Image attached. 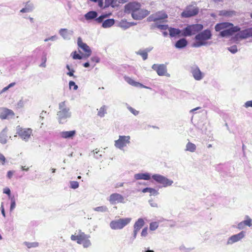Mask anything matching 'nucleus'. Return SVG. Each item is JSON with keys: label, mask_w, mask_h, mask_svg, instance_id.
Returning a JSON list of instances; mask_svg holds the SVG:
<instances>
[{"label": "nucleus", "mask_w": 252, "mask_h": 252, "mask_svg": "<svg viewBox=\"0 0 252 252\" xmlns=\"http://www.w3.org/2000/svg\"><path fill=\"white\" fill-rule=\"evenodd\" d=\"M73 56H72V58L74 60H76V59H79V60H81L82 59V57L81 56H80V55L78 54L76 52H74L73 53Z\"/></svg>", "instance_id": "5fc2aeb1"}, {"label": "nucleus", "mask_w": 252, "mask_h": 252, "mask_svg": "<svg viewBox=\"0 0 252 252\" xmlns=\"http://www.w3.org/2000/svg\"><path fill=\"white\" fill-rule=\"evenodd\" d=\"M108 200L111 204H116L117 203H125L124 197L118 193H114L111 194L108 198Z\"/></svg>", "instance_id": "ddd939ff"}, {"label": "nucleus", "mask_w": 252, "mask_h": 252, "mask_svg": "<svg viewBox=\"0 0 252 252\" xmlns=\"http://www.w3.org/2000/svg\"><path fill=\"white\" fill-rule=\"evenodd\" d=\"M34 9V5L32 3L27 2L26 3L25 7L20 10L21 13H28L32 12Z\"/></svg>", "instance_id": "b1692460"}, {"label": "nucleus", "mask_w": 252, "mask_h": 252, "mask_svg": "<svg viewBox=\"0 0 252 252\" xmlns=\"http://www.w3.org/2000/svg\"><path fill=\"white\" fill-rule=\"evenodd\" d=\"M151 176V174L148 172L146 173H138L134 174V178L136 180H150Z\"/></svg>", "instance_id": "5701e85b"}, {"label": "nucleus", "mask_w": 252, "mask_h": 252, "mask_svg": "<svg viewBox=\"0 0 252 252\" xmlns=\"http://www.w3.org/2000/svg\"><path fill=\"white\" fill-rule=\"evenodd\" d=\"M10 211L12 212L16 207V200L14 196L10 197Z\"/></svg>", "instance_id": "58836bf2"}, {"label": "nucleus", "mask_w": 252, "mask_h": 252, "mask_svg": "<svg viewBox=\"0 0 252 252\" xmlns=\"http://www.w3.org/2000/svg\"><path fill=\"white\" fill-rule=\"evenodd\" d=\"M98 13L95 11H90L84 15L85 19L88 21H90L94 20L97 23H101L103 20L108 17L107 14H103L98 17Z\"/></svg>", "instance_id": "6e6552de"}, {"label": "nucleus", "mask_w": 252, "mask_h": 252, "mask_svg": "<svg viewBox=\"0 0 252 252\" xmlns=\"http://www.w3.org/2000/svg\"><path fill=\"white\" fill-rule=\"evenodd\" d=\"M212 34L209 29L205 30L196 34L194 37L195 42L193 44L194 47H200L202 46L210 45L211 42H208L207 40L212 38Z\"/></svg>", "instance_id": "f03ea898"}, {"label": "nucleus", "mask_w": 252, "mask_h": 252, "mask_svg": "<svg viewBox=\"0 0 252 252\" xmlns=\"http://www.w3.org/2000/svg\"><path fill=\"white\" fill-rule=\"evenodd\" d=\"M167 18V15L163 11L157 12L151 15L148 18V22H156L164 20Z\"/></svg>", "instance_id": "f8f14e48"}, {"label": "nucleus", "mask_w": 252, "mask_h": 252, "mask_svg": "<svg viewBox=\"0 0 252 252\" xmlns=\"http://www.w3.org/2000/svg\"><path fill=\"white\" fill-rule=\"evenodd\" d=\"M247 220H245L243 221L245 226H251L252 225V219H250L248 216H247Z\"/></svg>", "instance_id": "09e8293b"}, {"label": "nucleus", "mask_w": 252, "mask_h": 252, "mask_svg": "<svg viewBox=\"0 0 252 252\" xmlns=\"http://www.w3.org/2000/svg\"><path fill=\"white\" fill-rule=\"evenodd\" d=\"M74 90H77L78 89V86L75 84V82L72 81H70L69 82V88L70 89H71L72 87Z\"/></svg>", "instance_id": "de8ad7c7"}, {"label": "nucleus", "mask_w": 252, "mask_h": 252, "mask_svg": "<svg viewBox=\"0 0 252 252\" xmlns=\"http://www.w3.org/2000/svg\"><path fill=\"white\" fill-rule=\"evenodd\" d=\"M6 161V159L4 155L0 153V164L2 165H4Z\"/></svg>", "instance_id": "8fccbe9b"}, {"label": "nucleus", "mask_w": 252, "mask_h": 252, "mask_svg": "<svg viewBox=\"0 0 252 252\" xmlns=\"http://www.w3.org/2000/svg\"><path fill=\"white\" fill-rule=\"evenodd\" d=\"M28 101V99L27 98L24 99L23 97L17 102L16 105V108L20 109L23 108L26 103Z\"/></svg>", "instance_id": "f704fd0d"}, {"label": "nucleus", "mask_w": 252, "mask_h": 252, "mask_svg": "<svg viewBox=\"0 0 252 252\" xmlns=\"http://www.w3.org/2000/svg\"><path fill=\"white\" fill-rule=\"evenodd\" d=\"M127 108L128 109V110L131 113H132L135 116H137V115H138L139 114V111L136 110L135 109H134V108H133L132 107H131V106L128 105L127 104Z\"/></svg>", "instance_id": "49530a36"}, {"label": "nucleus", "mask_w": 252, "mask_h": 252, "mask_svg": "<svg viewBox=\"0 0 252 252\" xmlns=\"http://www.w3.org/2000/svg\"><path fill=\"white\" fill-rule=\"evenodd\" d=\"M141 7V4L137 2H129L125 5V12L133 13L134 11L137 10Z\"/></svg>", "instance_id": "a211bd4d"}, {"label": "nucleus", "mask_w": 252, "mask_h": 252, "mask_svg": "<svg viewBox=\"0 0 252 252\" xmlns=\"http://www.w3.org/2000/svg\"><path fill=\"white\" fill-rule=\"evenodd\" d=\"M131 220L130 218H121L111 221L110 223V227L113 230L122 229Z\"/></svg>", "instance_id": "423d86ee"}, {"label": "nucleus", "mask_w": 252, "mask_h": 252, "mask_svg": "<svg viewBox=\"0 0 252 252\" xmlns=\"http://www.w3.org/2000/svg\"><path fill=\"white\" fill-rule=\"evenodd\" d=\"M142 192H149L150 195L156 196L159 194L158 190L152 188H146L142 189Z\"/></svg>", "instance_id": "c85d7f7f"}, {"label": "nucleus", "mask_w": 252, "mask_h": 252, "mask_svg": "<svg viewBox=\"0 0 252 252\" xmlns=\"http://www.w3.org/2000/svg\"><path fill=\"white\" fill-rule=\"evenodd\" d=\"M152 178L156 182L162 185V186L164 188L172 186L174 183L172 180L159 174H153Z\"/></svg>", "instance_id": "0eeeda50"}, {"label": "nucleus", "mask_w": 252, "mask_h": 252, "mask_svg": "<svg viewBox=\"0 0 252 252\" xmlns=\"http://www.w3.org/2000/svg\"><path fill=\"white\" fill-rule=\"evenodd\" d=\"M14 171H8L7 172V177L8 179H11L13 175V174H14Z\"/></svg>", "instance_id": "680f3d73"}, {"label": "nucleus", "mask_w": 252, "mask_h": 252, "mask_svg": "<svg viewBox=\"0 0 252 252\" xmlns=\"http://www.w3.org/2000/svg\"><path fill=\"white\" fill-rule=\"evenodd\" d=\"M107 107L106 105H103L99 109H97V116L101 118L104 117L107 113Z\"/></svg>", "instance_id": "473e14b6"}, {"label": "nucleus", "mask_w": 252, "mask_h": 252, "mask_svg": "<svg viewBox=\"0 0 252 252\" xmlns=\"http://www.w3.org/2000/svg\"><path fill=\"white\" fill-rule=\"evenodd\" d=\"M135 53L136 55L141 56L144 61L147 60L148 58V54L143 50H139L136 51Z\"/></svg>", "instance_id": "c9c22d12"}, {"label": "nucleus", "mask_w": 252, "mask_h": 252, "mask_svg": "<svg viewBox=\"0 0 252 252\" xmlns=\"http://www.w3.org/2000/svg\"><path fill=\"white\" fill-rule=\"evenodd\" d=\"M132 26V23L126 21H122L120 23V27L124 29H126Z\"/></svg>", "instance_id": "ea45409f"}, {"label": "nucleus", "mask_w": 252, "mask_h": 252, "mask_svg": "<svg viewBox=\"0 0 252 252\" xmlns=\"http://www.w3.org/2000/svg\"><path fill=\"white\" fill-rule=\"evenodd\" d=\"M3 193L6 194L8 196L9 199H10V197H12L11 196V190L9 189V188H7V187L3 189Z\"/></svg>", "instance_id": "3c124183"}, {"label": "nucleus", "mask_w": 252, "mask_h": 252, "mask_svg": "<svg viewBox=\"0 0 252 252\" xmlns=\"http://www.w3.org/2000/svg\"><path fill=\"white\" fill-rule=\"evenodd\" d=\"M90 237V235L86 234L79 230L78 234L71 235L70 239L72 241H76L77 244L82 245L83 248H88L92 245Z\"/></svg>", "instance_id": "20e7f679"}, {"label": "nucleus", "mask_w": 252, "mask_h": 252, "mask_svg": "<svg viewBox=\"0 0 252 252\" xmlns=\"http://www.w3.org/2000/svg\"><path fill=\"white\" fill-rule=\"evenodd\" d=\"M125 81L127 83H128L129 84H130L132 86H133L135 87L140 86L141 87H144V88L145 87L143 85L140 84L139 82H137L135 81L134 80H133L132 78H131L129 77H125Z\"/></svg>", "instance_id": "cd10ccee"}, {"label": "nucleus", "mask_w": 252, "mask_h": 252, "mask_svg": "<svg viewBox=\"0 0 252 252\" xmlns=\"http://www.w3.org/2000/svg\"><path fill=\"white\" fill-rule=\"evenodd\" d=\"M116 0H105L104 7H107L109 6L114 7L116 4Z\"/></svg>", "instance_id": "4c0bfd02"}, {"label": "nucleus", "mask_w": 252, "mask_h": 252, "mask_svg": "<svg viewBox=\"0 0 252 252\" xmlns=\"http://www.w3.org/2000/svg\"><path fill=\"white\" fill-rule=\"evenodd\" d=\"M130 140L129 135H119L118 139L115 141L114 145L117 148L122 150L130 143Z\"/></svg>", "instance_id": "1a4fd4ad"}, {"label": "nucleus", "mask_w": 252, "mask_h": 252, "mask_svg": "<svg viewBox=\"0 0 252 252\" xmlns=\"http://www.w3.org/2000/svg\"><path fill=\"white\" fill-rule=\"evenodd\" d=\"M190 72L193 78L196 81H200L204 77V73L201 71L199 68L197 66H192L190 68Z\"/></svg>", "instance_id": "dca6fc26"}, {"label": "nucleus", "mask_w": 252, "mask_h": 252, "mask_svg": "<svg viewBox=\"0 0 252 252\" xmlns=\"http://www.w3.org/2000/svg\"><path fill=\"white\" fill-rule=\"evenodd\" d=\"M216 32L222 30L219 34L221 37H228L232 35L234 33L239 32L235 35L236 40L247 39L252 37V28L246 29L240 31V28L238 26H234L232 23L229 22H222L218 23L215 26Z\"/></svg>", "instance_id": "f257e3e1"}, {"label": "nucleus", "mask_w": 252, "mask_h": 252, "mask_svg": "<svg viewBox=\"0 0 252 252\" xmlns=\"http://www.w3.org/2000/svg\"><path fill=\"white\" fill-rule=\"evenodd\" d=\"M24 245L27 246L29 249L32 248H36L39 245L38 243L37 242H24Z\"/></svg>", "instance_id": "e433bc0d"}, {"label": "nucleus", "mask_w": 252, "mask_h": 252, "mask_svg": "<svg viewBox=\"0 0 252 252\" xmlns=\"http://www.w3.org/2000/svg\"><path fill=\"white\" fill-rule=\"evenodd\" d=\"M199 9L197 7L189 5L182 13L181 16L183 18H189L197 15Z\"/></svg>", "instance_id": "9b49d317"}, {"label": "nucleus", "mask_w": 252, "mask_h": 252, "mask_svg": "<svg viewBox=\"0 0 252 252\" xmlns=\"http://www.w3.org/2000/svg\"><path fill=\"white\" fill-rule=\"evenodd\" d=\"M70 188L72 189H76L79 187V183L77 181H70Z\"/></svg>", "instance_id": "a18cd8bd"}, {"label": "nucleus", "mask_w": 252, "mask_h": 252, "mask_svg": "<svg viewBox=\"0 0 252 252\" xmlns=\"http://www.w3.org/2000/svg\"><path fill=\"white\" fill-rule=\"evenodd\" d=\"M76 134L75 130L61 131L59 135L61 138L66 139H72Z\"/></svg>", "instance_id": "412c9836"}, {"label": "nucleus", "mask_w": 252, "mask_h": 252, "mask_svg": "<svg viewBox=\"0 0 252 252\" xmlns=\"http://www.w3.org/2000/svg\"><path fill=\"white\" fill-rule=\"evenodd\" d=\"M66 68L69 71L68 72L66 73V74L69 76H71L73 77L74 78H75L76 76L74 75V72H75V70L73 68H71L68 64H67L66 65Z\"/></svg>", "instance_id": "37998d69"}, {"label": "nucleus", "mask_w": 252, "mask_h": 252, "mask_svg": "<svg viewBox=\"0 0 252 252\" xmlns=\"http://www.w3.org/2000/svg\"><path fill=\"white\" fill-rule=\"evenodd\" d=\"M236 12L233 10H223L220 11L219 15L227 17H231L236 15Z\"/></svg>", "instance_id": "a878e982"}, {"label": "nucleus", "mask_w": 252, "mask_h": 252, "mask_svg": "<svg viewBox=\"0 0 252 252\" xmlns=\"http://www.w3.org/2000/svg\"><path fill=\"white\" fill-rule=\"evenodd\" d=\"M149 14V11L140 8L137 10L134 11L133 13H132L131 16L134 20H138L144 18Z\"/></svg>", "instance_id": "2eb2a0df"}, {"label": "nucleus", "mask_w": 252, "mask_h": 252, "mask_svg": "<svg viewBox=\"0 0 252 252\" xmlns=\"http://www.w3.org/2000/svg\"><path fill=\"white\" fill-rule=\"evenodd\" d=\"M169 32V35L171 37H175L177 35H179L180 33L182 34V31L178 29H175L173 28H170L168 29Z\"/></svg>", "instance_id": "c756f323"}, {"label": "nucleus", "mask_w": 252, "mask_h": 252, "mask_svg": "<svg viewBox=\"0 0 252 252\" xmlns=\"http://www.w3.org/2000/svg\"><path fill=\"white\" fill-rule=\"evenodd\" d=\"M47 53H46L45 52L42 53V56L41 58V63L39 65L40 67H44V68L46 67V63L47 61Z\"/></svg>", "instance_id": "72a5a7b5"}, {"label": "nucleus", "mask_w": 252, "mask_h": 252, "mask_svg": "<svg viewBox=\"0 0 252 252\" xmlns=\"http://www.w3.org/2000/svg\"><path fill=\"white\" fill-rule=\"evenodd\" d=\"M7 141V136L4 132H2L0 134V142L2 144H5Z\"/></svg>", "instance_id": "79ce46f5"}, {"label": "nucleus", "mask_w": 252, "mask_h": 252, "mask_svg": "<svg viewBox=\"0 0 252 252\" xmlns=\"http://www.w3.org/2000/svg\"><path fill=\"white\" fill-rule=\"evenodd\" d=\"M77 44L78 47L86 53L85 56L89 57L91 55L92 51L90 47L82 41V38L80 37L77 39Z\"/></svg>", "instance_id": "6ab92c4d"}, {"label": "nucleus", "mask_w": 252, "mask_h": 252, "mask_svg": "<svg viewBox=\"0 0 252 252\" xmlns=\"http://www.w3.org/2000/svg\"><path fill=\"white\" fill-rule=\"evenodd\" d=\"M102 27L103 28L106 29L111 27L115 24V20L113 19H108L105 20H103Z\"/></svg>", "instance_id": "bb28decb"}, {"label": "nucleus", "mask_w": 252, "mask_h": 252, "mask_svg": "<svg viewBox=\"0 0 252 252\" xmlns=\"http://www.w3.org/2000/svg\"><path fill=\"white\" fill-rule=\"evenodd\" d=\"M91 60L93 62H95L96 63H98L99 62V58L97 57H93L91 58Z\"/></svg>", "instance_id": "e2e57ef3"}, {"label": "nucleus", "mask_w": 252, "mask_h": 252, "mask_svg": "<svg viewBox=\"0 0 252 252\" xmlns=\"http://www.w3.org/2000/svg\"><path fill=\"white\" fill-rule=\"evenodd\" d=\"M14 115L13 111L10 109L5 107L0 108V119H8L10 117H12Z\"/></svg>", "instance_id": "aec40b11"}, {"label": "nucleus", "mask_w": 252, "mask_h": 252, "mask_svg": "<svg viewBox=\"0 0 252 252\" xmlns=\"http://www.w3.org/2000/svg\"><path fill=\"white\" fill-rule=\"evenodd\" d=\"M0 210H1V214L2 215L3 217L4 218H5V210H4V204L3 202H1V203Z\"/></svg>", "instance_id": "bf43d9fd"}, {"label": "nucleus", "mask_w": 252, "mask_h": 252, "mask_svg": "<svg viewBox=\"0 0 252 252\" xmlns=\"http://www.w3.org/2000/svg\"><path fill=\"white\" fill-rule=\"evenodd\" d=\"M59 111L57 113V118L60 124H63L66 119L71 116L70 109L66 104L65 101H63L59 104Z\"/></svg>", "instance_id": "7ed1b4c3"}, {"label": "nucleus", "mask_w": 252, "mask_h": 252, "mask_svg": "<svg viewBox=\"0 0 252 252\" xmlns=\"http://www.w3.org/2000/svg\"><path fill=\"white\" fill-rule=\"evenodd\" d=\"M16 130L17 134L25 141H28L31 138L32 131L31 128H24L20 126L17 127Z\"/></svg>", "instance_id": "9d476101"}, {"label": "nucleus", "mask_w": 252, "mask_h": 252, "mask_svg": "<svg viewBox=\"0 0 252 252\" xmlns=\"http://www.w3.org/2000/svg\"><path fill=\"white\" fill-rule=\"evenodd\" d=\"M228 50L232 53L234 54L237 52V47L236 45L232 46L228 48Z\"/></svg>", "instance_id": "603ef678"}, {"label": "nucleus", "mask_w": 252, "mask_h": 252, "mask_svg": "<svg viewBox=\"0 0 252 252\" xmlns=\"http://www.w3.org/2000/svg\"><path fill=\"white\" fill-rule=\"evenodd\" d=\"M196 146L194 144H193L190 142H189L187 144V145L186 146L185 151H189V152H190L191 153H193L196 151Z\"/></svg>", "instance_id": "7c9ffc66"}, {"label": "nucleus", "mask_w": 252, "mask_h": 252, "mask_svg": "<svg viewBox=\"0 0 252 252\" xmlns=\"http://www.w3.org/2000/svg\"><path fill=\"white\" fill-rule=\"evenodd\" d=\"M60 35L65 40H69L73 34L72 30H68L67 29H61L59 32Z\"/></svg>", "instance_id": "4be33fe9"}, {"label": "nucleus", "mask_w": 252, "mask_h": 252, "mask_svg": "<svg viewBox=\"0 0 252 252\" xmlns=\"http://www.w3.org/2000/svg\"><path fill=\"white\" fill-rule=\"evenodd\" d=\"M144 223V220L142 218H139L135 222L133 227L134 228L139 230L143 226Z\"/></svg>", "instance_id": "2f4dec72"}, {"label": "nucleus", "mask_w": 252, "mask_h": 252, "mask_svg": "<svg viewBox=\"0 0 252 252\" xmlns=\"http://www.w3.org/2000/svg\"><path fill=\"white\" fill-rule=\"evenodd\" d=\"M245 225L243 222V221H241L240 222H239L238 224V225H237V228L241 230V229H243L244 228Z\"/></svg>", "instance_id": "052dcab7"}, {"label": "nucleus", "mask_w": 252, "mask_h": 252, "mask_svg": "<svg viewBox=\"0 0 252 252\" xmlns=\"http://www.w3.org/2000/svg\"><path fill=\"white\" fill-rule=\"evenodd\" d=\"M141 235L142 237H146L148 235V228L147 227L143 229Z\"/></svg>", "instance_id": "6e6d98bb"}, {"label": "nucleus", "mask_w": 252, "mask_h": 252, "mask_svg": "<svg viewBox=\"0 0 252 252\" xmlns=\"http://www.w3.org/2000/svg\"><path fill=\"white\" fill-rule=\"evenodd\" d=\"M94 210L99 212H105L108 211V208L106 206H101L94 208Z\"/></svg>", "instance_id": "a19ab883"}, {"label": "nucleus", "mask_w": 252, "mask_h": 252, "mask_svg": "<svg viewBox=\"0 0 252 252\" xmlns=\"http://www.w3.org/2000/svg\"><path fill=\"white\" fill-rule=\"evenodd\" d=\"M203 29L202 24H196L188 25L182 31V36H189L201 31Z\"/></svg>", "instance_id": "39448f33"}, {"label": "nucleus", "mask_w": 252, "mask_h": 252, "mask_svg": "<svg viewBox=\"0 0 252 252\" xmlns=\"http://www.w3.org/2000/svg\"><path fill=\"white\" fill-rule=\"evenodd\" d=\"M58 39V36L56 35L49 37V39L51 41H56Z\"/></svg>", "instance_id": "69168bd1"}, {"label": "nucleus", "mask_w": 252, "mask_h": 252, "mask_svg": "<svg viewBox=\"0 0 252 252\" xmlns=\"http://www.w3.org/2000/svg\"><path fill=\"white\" fill-rule=\"evenodd\" d=\"M152 68L155 70L159 76L165 75L169 76V74L168 73H166V66L164 64H154L152 66Z\"/></svg>", "instance_id": "4468645a"}, {"label": "nucleus", "mask_w": 252, "mask_h": 252, "mask_svg": "<svg viewBox=\"0 0 252 252\" xmlns=\"http://www.w3.org/2000/svg\"><path fill=\"white\" fill-rule=\"evenodd\" d=\"M149 204H150V206L152 207H154V208H158V204L156 202L154 201L153 200H150L149 201Z\"/></svg>", "instance_id": "4d7b16f0"}, {"label": "nucleus", "mask_w": 252, "mask_h": 252, "mask_svg": "<svg viewBox=\"0 0 252 252\" xmlns=\"http://www.w3.org/2000/svg\"><path fill=\"white\" fill-rule=\"evenodd\" d=\"M187 44V40L185 38H181L176 42L175 46L176 48L182 49L185 47Z\"/></svg>", "instance_id": "393cba45"}, {"label": "nucleus", "mask_w": 252, "mask_h": 252, "mask_svg": "<svg viewBox=\"0 0 252 252\" xmlns=\"http://www.w3.org/2000/svg\"><path fill=\"white\" fill-rule=\"evenodd\" d=\"M244 106L245 108H248L250 107H252V100H249V101H246L245 103Z\"/></svg>", "instance_id": "13d9d810"}, {"label": "nucleus", "mask_w": 252, "mask_h": 252, "mask_svg": "<svg viewBox=\"0 0 252 252\" xmlns=\"http://www.w3.org/2000/svg\"><path fill=\"white\" fill-rule=\"evenodd\" d=\"M138 231H139V230L134 228V230H133V237L134 239L136 238Z\"/></svg>", "instance_id": "0e129e2a"}, {"label": "nucleus", "mask_w": 252, "mask_h": 252, "mask_svg": "<svg viewBox=\"0 0 252 252\" xmlns=\"http://www.w3.org/2000/svg\"><path fill=\"white\" fill-rule=\"evenodd\" d=\"M158 227V222L157 221L152 222L150 223V229L152 231L155 230Z\"/></svg>", "instance_id": "c03bdc74"}, {"label": "nucleus", "mask_w": 252, "mask_h": 252, "mask_svg": "<svg viewBox=\"0 0 252 252\" xmlns=\"http://www.w3.org/2000/svg\"><path fill=\"white\" fill-rule=\"evenodd\" d=\"M97 2H98V6L100 8L103 7V0H98V1H97Z\"/></svg>", "instance_id": "338daca9"}, {"label": "nucleus", "mask_w": 252, "mask_h": 252, "mask_svg": "<svg viewBox=\"0 0 252 252\" xmlns=\"http://www.w3.org/2000/svg\"><path fill=\"white\" fill-rule=\"evenodd\" d=\"M142 252H154V251L150 250L149 248H144Z\"/></svg>", "instance_id": "774afa93"}, {"label": "nucleus", "mask_w": 252, "mask_h": 252, "mask_svg": "<svg viewBox=\"0 0 252 252\" xmlns=\"http://www.w3.org/2000/svg\"><path fill=\"white\" fill-rule=\"evenodd\" d=\"M246 232L241 231L240 233L233 235L230 237L227 241V245H232V244L237 242L242 239L245 236Z\"/></svg>", "instance_id": "f3484780"}, {"label": "nucleus", "mask_w": 252, "mask_h": 252, "mask_svg": "<svg viewBox=\"0 0 252 252\" xmlns=\"http://www.w3.org/2000/svg\"><path fill=\"white\" fill-rule=\"evenodd\" d=\"M156 26L161 30H166L168 29V25L156 24Z\"/></svg>", "instance_id": "864d4df0"}]
</instances>
